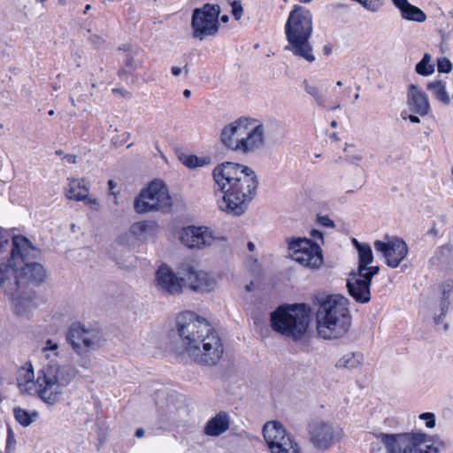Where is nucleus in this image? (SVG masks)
<instances>
[{"mask_svg": "<svg viewBox=\"0 0 453 453\" xmlns=\"http://www.w3.org/2000/svg\"><path fill=\"white\" fill-rule=\"evenodd\" d=\"M36 253L28 239L15 235L10 259L6 264H0V288L12 297L16 313L21 316L36 305L35 294L27 290V286L42 282L46 276L42 265L30 262Z\"/></svg>", "mask_w": 453, "mask_h": 453, "instance_id": "obj_1", "label": "nucleus"}, {"mask_svg": "<svg viewBox=\"0 0 453 453\" xmlns=\"http://www.w3.org/2000/svg\"><path fill=\"white\" fill-rule=\"evenodd\" d=\"M173 333L178 336L180 350L194 362L211 366L221 359L224 353L221 339L207 320L195 312L178 314Z\"/></svg>", "mask_w": 453, "mask_h": 453, "instance_id": "obj_2", "label": "nucleus"}, {"mask_svg": "<svg viewBox=\"0 0 453 453\" xmlns=\"http://www.w3.org/2000/svg\"><path fill=\"white\" fill-rule=\"evenodd\" d=\"M212 178L224 194L220 208L233 216L243 214L259 184L255 171L247 165L226 161L214 167Z\"/></svg>", "mask_w": 453, "mask_h": 453, "instance_id": "obj_3", "label": "nucleus"}, {"mask_svg": "<svg viewBox=\"0 0 453 453\" xmlns=\"http://www.w3.org/2000/svg\"><path fill=\"white\" fill-rule=\"evenodd\" d=\"M74 377L75 371L71 365L50 360L36 374L32 364L25 363L18 370L16 380L20 393L36 395L46 404L54 405Z\"/></svg>", "mask_w": 453, "mask_h": 453, "instance_id": "obj_4", "label": "nucleus"}, {"mask_svg": "<svg viewBox=\"0 0 453 453\" xmlns=\"http://www.w3.org/2000/svg\"><path fill=\"white\" fill-rule=\"evenodd\" d=\"M318 334L325 340H334L345 335L351 325L349 300L342 295H328L318 299Z\"/></svg>", "mask_w": 453, "mask_h": 453, "instance_id": "obj_5", "label": "nucleus"}, {"mask_svg": "<svg viewBox=\"0 0 453 453\" xmlns=\"http://www.w3.org/2000/svg\"><path fill=\"white\" fill-rule=\"evenodd\" d=\"M312 14L306 8L296 4L289 12L285 24V34L288 42L285 50L291 51L311 63L315 60L309 40L312 34Z\"/></svg>", "mask_w": 453, "mask_h": 453, "instance_id": "obj_6", "label": "nucleus"}, {"mask_svg": "<svg viewBox=\"0 0 453 453\" xmlns=\"http://www.w3.org/2000/svg\"><path fill=\"white\" fill-rule=\"evenodd\" d=\"M253 119L241 117L225 126L220 133V142L228 150L243 154L253 153L265 145V127L258 124L250 127Z\"/></svg>", "mask_w": 453, "mask_h": 453, "instance_id": "obj_7", "label": "nucleus"}, {"mask_svg": "<svg viewBox=\"0 0 453 453\" xmlns=\"http://www.w3.org/2000/svg\"><path fill=\"white\" fill-rule=\"evenodd\" d=\"M311 317V308L308 304L281 305L271 313V326L282 336L297 341L305 335Z\"/></svg>", "mask_w": 453, "mask_h": 453, "instance_id": "obj_8", "label": "nucleus"}, {"mask_svg": "<svg viewBox=\"0 0 453 453\" xmlns=\"http://www.w3.org/2000/svg\"><path fill=\"white\" fill-rule=\"evenodd\" d=\"M173 200L169 194L167 185L158 179L151 180L142 188L134 201V209L137 213L150 211L170 212Z\"/></svg>", "mask_w": 453, "mask_h": 453, "instance_id": "obj_9", "label": "nucleus"}, {"mask_svg": "<svg viewBox=\"0 0 453 453\" xmlns=\"http://www.w3.org/2000/svg\"><path fill=\"white\" fill-rule=\"evenodd\" d=\"M65 339L73 350L79 356L96 351L101 349L105 342V338L100 328L93 326H86L81 323L72 324L67 330Z\"/></svg>", "mask_w": 453, "mask_h": 453, "instance_id": "obj_10", "label": "nucleus"}, {"mask_svg": "<svg viewBox=\"0 0 453 453\" xmlns=\"http://www.w3.org/2000/svg\"><path fill=\"white\" fill-rule=\"evenodd\" d=\"M219 4H205L201 8H196L191 19L193 36L203 40L205 36L215 35L219 30Z\"/></svg>", "mask_w": 453, "mask_h": 453, "instance_id": "obj_11", "label": "nucleus"}, {"mask_svg": "<svg viewBox=\"0 0 453 453\" xmlns=\"http://www.w3.org/2000/svg\"><path fill=\"white\" fill-rule=\"evenodd\" d=\"M263 434L271 453H302L297 443L279 422L265 423Z\"/></svg>", "mask_w": 453, "mask_h": 453, "instance_id": "obj_12", "label": "nucleus"}, {"mask_svg": "<svg viewBox=\"0 0 453 453\" xmlns=\"http://www.w3.org/2000/svg\"><path fill=\"white\" fill-rule=\"evenodd\" d=\"M308 432L311 443L319 450H326L343 437L341 427L323 419L311 421Z\"/></svg>", "mask_w": 453, "mask_h": 453, "instance_id": "obj_13", "label": "nucleus"}, {"mask_svg": "<svg viewBox=\"0 0 453 453\" xmlns=\"http://www.w3.org/2000/svg\"><path fill=\"white\" fill-rule=\"evenodd\" d=\"M290 256L293 260L311 269H318L323 263L319 244L308 239H298L290 243Z\"/></svg>", "mask_w": 453, "mask_h": 453, "instance_id": "obj_14", "label": "nucleus"}, {"mask_svg": "<svg viewBox=\"0 0 453 453\" xmlns=\"http://www.w3.org/2000/svg\"><path fill=\"white\" fill-rule=\"evenodd\" d=\"M377 253H380L386 264L392 268H396L408 254L406 242L398 237H388L384 240H377L373 243Z\"/></svg>", "mask_w": 453, "mask_h": 453, "instance_id": "obj_15", "label": "nucleus"}, {"mask_svg": "<svg viewBox=\"0 0 453 453\" xmlns=\"http://www.w3.org/2000/svg\"><path fill=\"white\" fill-rule=\"evenodd\" d=\"M444 442L439 435L425 433L405 434V448L403 453H439Z\"/></svg>", "mask_w": 453, "mask_h": 453, "instance_id": "obj_16", "label": "nucleus"}, {"mask_svg": "<svg viewBox=\"0 0 453 453\" xmlns=\"http://www.w3.org/2000/svg\"><path fill=\"white\" fill-rule=\"evenodd\" d=\"M379 273V269H372L370 272H357L349 275L347 280V288L353 299L360 303H366L371 299V282L373 276Z\"/></svg>", "mask_w": 453, "mask_h": 453, "instance_id": "obj_17", "label": "nucleus"}, {"mask_svg": "<svg viewBox=\"0 0 453 453\" xmlns=\"http://www.w3.org/2000/svg\"><path fill=\"white\" fill-rule=\"evenodd\" d=\"M179 274L181 275L183 284L193 291L206 293L213 290L216 287L215 279L204 271L188 266L181 269Z\"/></svg>", "mask_w": 453, "mask_h": 453, "instance_id": "obj_18", "label": "nucleus"}, {"mask_svg": "<svg viewBox=\"0 0 453 453\" xmlns=\"http://www.w3.org/2000/svg\"><path fill=\"white\" fill-rule=\"evenodd\" d=\"M175 234L180 242L188 248H203L211 245L215 240L222 237L215 236L210 228H177Z\"/></svg>", "mask_w": 453, "mask_h": 453, "instance_id": "obj_19", "label": "nucleus"}, {"mask_svg": "<svg viewBox=\"0 0 453 453\" xmlns=\"http://www.w3.org/2000/svg\"><path fill=\"white\" fill-rule=\"evenodd\" d=\"M156 282L159 289L172 295L181 293L184 286L181 276L177 277L167 265H161L157 269Z\"/></svg>", "mask_w": 453, "mask_h": 453, "instance_id": "obj_20", "label": "nucleus"}, {"mask_svg": "<svg viewBox=\"0 0 453 453\" xmlns=\"http://www.w3.org/2000/svg\"><path fill=\"white\" fill-rule=\"evenodd\" d=\"M408 105L411 111L420 116L426 115L430 111L427 95L415 84L409 85Z\"/></svg>", "mask_w": 453, "mask_h": 453, "instance_id": "obj_21", "label": "nucleus"}, {"mask_svg": "<svg viewBox=\"0 0 453 453\" xmlns=\"http://www.w3.org/2000/svg\"><path fill=\"white\" fill-rule=\"evenodd\" d=\"M122 63L123 65L119 70L118 75L121 80L127 81L130 74L142 67L143 51L139 47L130 50L129 53L125 55Z\"/></svg>", "mask_w": 453, "mask_h": 453, "instance_id": "obj_22", "label": "nucleus"}, {"mask_svg": "<svg viewBox=\"0 0 453 453\" xmlns=\"http://www.w3.org/2000/svg\"><path fill=\"white\" fill-rule=\"evenodd\" d=\"M229 425V415L225 411H220L208 421L204 433L210 436H219L228 430Z\"/></svg>", "mask_w": 453, "mask_h": 453, "instance_id": "obj_23", "label": "nucleus"}, {"mask_svg": "<svg viewBox=\"0 0 453 453\" xmlns=\"http://www.w3.org/2000/svg\"><path fill=\"white\" fill-rule=\"evenodd\" d=\"M394 4L400 11L403 19L416 22H424L426 19V13L420 8L411 4L408 0H400Z\"/></svg>", "mask_w": 453, "mask_h": 453, "instance_id": "obj_24", "label": "nucleus"}, {"mask_svg": "<svg viewBox=\"0 0 453 453\" xmlns=\"http://www.w3.org/2000/svg\"><path fill=\"white\" fill-rule=\"evenodd\" d=\"M353 243L358 251V267L357 272L367 273L372 269H379L380 267L369 266L373 260L372 251L370 245L366 243H360L356 239H353Z\"/></svg>", "mask_w": 453, "mask_h": 453, "instance_id": "obj_25", "label": "nucleus"}, {"mask_svg": "<svg viewBox=\"0 0 453 453\" xmlns=\"http://www.w3.org/2000/svg\"><path fill=\"white\" fill-rule=\"evenodd\" d=\"M377 438L385 445L387 453H403L405 448V434H380Z\"/></svg>", "mask_w": 453, "mask_h": 453, "instance_id": "obj_26", "label": "nucleus"}, {"mask_svg": "<svg viewBox=\"0 0 453 453\" xmlns=\"http://www.w3.org/2000/svg\"><path fill=\"white\" fill-rule=\"evenodd\" d=\"M68 186L65 188V196L70 200L81 201L88 195V188L83 179H68Z\"/></svg>", "mask_w": 453, "mask_h": 453, "instance_id": "obj_27", "label": "nucleus"}, {"mask_svg": "<svg viewBox=\"0 0 453 453\" xmlns=\"http://www.w3.org/2000/svg\"><path fill=\"white\" fill-rule=\"evenodd\" d=\"M364 354L361 352H348L344 354L335 364L336 368L354 370L360 368L364 364Z\"/></svg>", "mask_w": 453, "mask_h": 453, "instance_id": "obj_28", "label": "nucleus"}, {"mask_svg": "<svg viewBox=\"0 0 453 453\" xmlns=\"http://www.w3.org/2000/svg\"><path fill=\"white\" fill-rule=\"evenodd\" d=\"M426 88L432 92L435 99L440 101L445 105H449L453 98V93L450 96L446 89V83L442 80H437L434 81L428 82Z\"/></svg>", "mask_w": 453, "mask_h": 453, "instance_id": "obj_29", "label": "nucleus"}, {"mask_svg": "<svg viewBox=\"0 0 453 453\" xmlns=\"http://www.w3.org/2000/svg\"><path fill=\"white\" fill-rule=\"evenodd\" d=\"M179 159L182 165L189 169H195L211 164V157L209 156L197 157L196 155L181 154Z\"/></svg>", "mask_w": 453, "mask_h": 453, "instance_id": "obj_30", "label": "nucleus"}, {"mask_svg": "<svg viewBox=\"0 0 453 453\" xmlns=\"http://www.w3.org/2000/svg\"><path fill=\"white\" fill-rule=\"evenodd\" d=\"M13 414L17 422L24 427L31 425L39 417V413L36 411H28L21 407H15Z\"/></svg>", "mask_w": 453, "mask_h": 453, "instance_id": "obj_31", "label": "nucleus"}, {"mask_svg": "<svg viewBox=\"0 0 453 453\" xmlns=\"http://www.w3.org/2000/svg\"><path fill=\"white\" fill-rule=\"evenodd\" d=\"M303 83L305 92L314 99L319 106L325 107V96L322 89L316 85L310 84L307 80H304Z\"/></svg>", "mask_w": 453, "mask_h": 453, "instance_id": "obj_32", "label": "nucleus"}, {"mask_svg": "<svg viewBox=\"0 0 453 453\" xmlns=\"http://www.w3.org/2000/svg\"><path fill=\"white\" fill-rule=\"evenodd\" d=\"M431 57L425 53L422 59L416 65L415 71L422 76H428L434 72V65L430 64Z\"/></svg>", "mask_w": 453, "mask_h": 453, "instance_id": "obj_33", "label": "nucleus"}, {"mask_svg": "<svg viewBox=\"0 0 453 453\" xmlns=\"http://www.w3.org/2000/svg\"><path fill=\"white\" fill-rule=\"evenodd\" d=\"M153 229L154 228H133L132 234L134 235V240H132L130 243H134V241L145 242L150 238H152Z\"/></svg>", "mask_w": 453, "mask_h": 453, "instance_id": "obj_34", "label": "nucleus"}, {"mask_svg": "<svg viewBox=\"0 0 453 453\" xmlns=\"http://www.w3.org/2000/svg\"><path fill=\"white\" fill-rule=\"evenodd\" d=\"M449 304H450L449 295V293H446L444 291L442 294L441 299V303H440L441 315L435 319V323L439 324L440 322H441V317L445 316V314L449 307Z\"/></svg>", "mask_w": 453, "mask_h": 453, "instance_id": "obj_35", "label": "nucleus"}, {"mask_svg": "<svg viewBox=\"0 0 453 453\" xmlns=\"http://www.w3.org/2000/svg\"><path fill=\"white\" fill-rule=\"evenodd\" d=\"M452 70V63L448 58L442 57L437 59V71L441 73H449Z\"/></svg>", "mask_w": 453, "mask_h": 453, "instance_id": "obj_36", "label": "nucleus"}, {"mask_svg": "<svg viewBox=\"0 0 453 453\" xmlns=\"http://www.w3.org/2000/svg\"><path fill=\"white\" fill-rule=\"evenodd\" d=\"M360 4L364 8L371 12H377L382 5L380 0H355Z\"/></svg>", "mask_w": 453, "mask_h": 453, "instance_id": "obj_37", "label": "nucleus"}, {"mask_svg": "<svg viewBox=\"0 0 453 453\" xmlns=\"http://www.w3.org/2000/svg\"><path fill=\"white\" fill-rule=\"evenodd\" d=\"M131 134L128 132H125L120 135H116L111 138V144L115 147H120L124 145L130 138Z\"/></svg>", "mask_w": 453, "mask_h": 453, "instance_id": "obj_38", "label": "nucleus"}, {"mask_svg": "<svg viewBox=\"0 0 453 453\" xmlns=\"http://www.w3.org/2000/svg\"><path fill=\"white\" fill-rule=\"evenodd\" d=\"M316 222L320 226H335L334 221L331 219L328 215H323L321 213L317 214Z\"/></svg>", "mask_w": 453, "mask_h": 453, "instance_id": "obj_39", "label": "nucleus"}, {"mask_svg": "<svg viewBox=\"0 0 453 453\" xmlns=\"http://www.w3.org/2000/svg\"><path fill=\"white\" fill-rule=\"evenodd\" d=\"M232 14L236 20H239L243 13V8L240 1H233L231 3Z\"/></svg>", "mask_w": 453, "mask_h": 453, "instance_id": "obj_40", "label": "nucleus"}, {"mask_svg": "<svg viewBox=\"0 0 453 453\" xmlns=\"http://www.w3.org/2000/svg\"><path fill=\"white\" fill-rule=\"evenodd\" d=\"M419 419L426 421L427 428H434L435 426V416L431 412H425L419 415Z\"/></svg>", "mask_w": 453, "mask_h": 453, "instance_id": "obj_41", "label": "nucleus"}, {"mask_svg": "<svg viewBox=\"0 0 453 453\" xmlns=\"http://www.w3.org/2000/svg\"><path fill=\"white\" fill-rule=\"evenodd\" d=\"M82 201H84L85 204L88 205L91 210H99L100 205L96 198L89 197L88 195L86 199H83Z\"/></svg>", "mask_w": 453, "mask_h": 453, "instance_id": "obj_42", "label": "nucleus"}, {"mask_svg": "<svg viewBox=\"0 0 453 453\" xmlns=\"http://www.w3.org/2000/svg\"><path fill=\"white\" fill-rule=\"evenodd\" d=\"M248 266L255 274H260L262 273V268L258 264L257 259L250 258L248 262Z\"/></svg>", "mask_w": 453, "mask_h": 453, "instance_id": "obj_43", "label": "nucleus"}, {"mask_svg": "<svg viewBox=\"0 0 453 453\" xmlns=\"http://www.w3.org/2000/svg\"><path fill=\"white\" fill-rule=\"evenodd\" d=\"M10 237L11 234L6 229H0V250L4 248V244L9 242Z\"/></svg>", "mask_w": 453, "mask_h": 453, "instance_id": "obj_44", "label": "nucleus"}, {"mask_svg": "<svg viewBox=\"0 0 453 453\" xmlns=\"http://www.w3.org/2000/svg\"><path fill=\"white\" fill-rule=\"evenodd\" d=\"M58 349V344L53 340H47L44 347L42 348V352L46 351H57Z\"/></svg>", "mask_w": 453, "mask_h": 453, "instance_id": "obj_45", "label": "nucleus"}, {"mask_svg": "<svg viewBox=\"0 0 453 453\" xmlns=\"http://www.w3.org/2000/svg\"><path fill=\"white\" fill-rule=\"evenodd\" d=\"M311 236L313 238H318V239H320L322 242H323V234L320 231H319L318 229L316 228H313L311 233Z\"/></svg>", "mask_w": 453, "mask_h": 453, "instance_id": "obj_46", "label": "nucleus"}, {"mask_svg": "<svg viewBox=\"0 0 453 453\" xmlns=\"http://www.w3.org/2000/svg\"><path fill=\"white\" fill-rule=\"evenodd\" d=\"M135 47L129 44H122L119 47V50H123L127 53H129L130 50H134Z\"/></svg>", "mask_w": 453, "mask_h": 453, "instance_id": "obj_47", "label": "nucleus"}, {"mask_svg": "<svg viewBox=\"0 0 453 453\" xmlns=\"http://www.w3.org/2000/svg\"><path fill=\"white\" fill-rule=\"evenodd\" d=\"M332 50H333V47L331 44H326L323 47V54L326 57L332 53Z\"/></svg>", "mask_w": 453, "mask_h": 453, "instance_id": "obj_48", "label": "nucleus"}, {"mask_svg": "<svg viewBox=\"0 0 453 453\" xmlns=\"http://www.w3.org/2000/svg\"><path fill=\"white\" fill-rule=\"evenodd\" d=\"M182 72V68L179 66H173L171 68V73L173 76H179Z\"/></svg>", "mask_w": 453, "mask_h": 453, "instance_id": "obj_49", "label": "nucleus"}, {"mask_svg": "<svg viewBox=\"0 0 453 453\" xmlns=\"http://www.w3.org/2000/svg\"><path fill=\"white\" fill-rule=\"evenodd\" d=\"M65 157L66 158V161L69 164H75L76 163V157L74 155L68 154Z\"/></svg>", "mask_w": 453, "mask_h": 453, "instance_id": "obj_50", "label": "nucleus"}, {"mask_svg": "<svg viewBox=\"0 0 453 453\" xmlns=\"http://www.w3.org/2000/svg\"><path fill=\"white\" fill-rule=\"evenodd\" d=\"M408 119L411 122V123H419L420 122V119L419 117L416 116V115H409L408 116Z\"/></svg>", "mask_w": 453, "mask_h": 453, "instance_id": "obj_51", "label": "nucleus"}, {"mask_svg": "<svg viewBox=\"0 0 453 453\" xmlns=\"http://www.w3.org/2000/svg\"><path fill=\"white\" fill-rule=\"evenodd\" d=\"M144 435V430L142 428H139L135 431V436L138 438H142Z\"/></svg>", "mask_w": 453, "mask_h": 453, "instance_id": "obj_52", "label": "nucleus"}, {"mask_svg": "<svg viewBox=\"0 0 453 453\" xmlns=\"http://www.w3.org/2000/svg\"><path fill=\"white\" fill-rule=\"evenodd\" d=\"M108 186L110 190H113V188L116 187V183L112 180H110L108 181Z\"/></svg>", "mask_w": 453, "mask_h": 453, "instance_id": "obj_53", "label": "nucleus"}, {"mask_svg": "<svg viewBox=\"0 0 453 453\" xmlns=\"http://www.w3.org/2000/svg\"><path fill=\"white\" fill-rule=\"evenodd\" d=\"M247 246L250 251H253L255 250V244L251 242H248Z\"/></svg>", "mask_w": 453, "mask_h": 453, "instance_id": "obj_54", "label": "nucleus"}, {"mask_svg": "<svg viewBox=\"0 0 453 453\" xmlns=\"http://www.w3.org/2000/svg\"><path fill=\"white\" fill-rule=\"evenodd\" d=\"M183 96L186 97V98H188L190 96H191V91L189 89H185L183 91Z\"/></svg>", "mask_w": 453, "mask_h": 453, "instance_id": "obj_55", "label": "nucleus"}, {"mask_svg": "<svg viewBox=\"0 0 453 453\" xmlns=\"http://www.w3.org/2000/svg\"><path fill=\"white\" fill-rule=\"evenodd\" d=\"M220 20L223 22V23H226L228 20H229V18L227 15H222L220 17Z\"/></svg>", "mask_w": 453, "mask_h": 453, "instance_id": "obj_56", "label": "nucleus"}, {"mask_svg": "<svg viewBox=\"0 0 453 453\" xmlns=\"http://www.w3.org/2000/svg\"><path fill=\"white\" fill-rule=\"evenodd\" d=\"M132 226H141V227H143V226H148L146 224H144L143 222H137V223H134Z\"/></svg>", "mask_w": 453, "mask_h": 453, "instance_id": "obj_57", "label": "nucleus"}, {"mask_svg": "<svg viewBox=\"0 0 453 453\" xmlns=\"http://www.w3.org/2000/svg\"><path fill=\"white\" fill-rule=\"evenodd\" d=\"M330 126L333 127V128H336L337 126H338V123L336 120H332L331 123H330Z\"/></svg>", "mask_w": 453, "mask_h": 453, "instance_id": "obj_58", "label": "nucleus"}, {"mask_svg": "<svg viewBox=\"0 0 453 453\" xmlns=\"http://www.w3.org/2000/svg\"><path fill=\"white\" fill-rule=\"evenodd\" d=\"M91 9V5L90 4H87L84 8V13H88V12Z\"/></svg>", "mask_w": 453, "mask_h": 453, "instance_id": "obj_59", "label": "nucleus"}, {"mask_svg": "<svg viewBox=\"0 0 453 453\" xmlns=\"http://www.w3.org/2000/svg\"><path fill=\"white\" fill-rule=\"evenodd\" d=\"M182 70H184V72H185V73H186V74H188V73H189V69H188V64H186V65H184V67H183V69H182Z\"/></svg>", "mask_w": 453, "mask_h": 453, "instance_id": "obj_60", "label": "nucleus"}, {"mask_svg": "<svg viewBox=\"0 0 453 453\" xmlns=\"http://www.w3.org/2000/svg\"><path fill=\"white\" fill-rule=\"evenodd\" d=\"M56 155L58 156H62L63 155V151L61 150H56Z\"/></svg>", "mask_w": 453, "mask_h": 453, "instance_id": "obj_61", "label": "nucleus"}, {"mask_svg": "<svg viewBox=\"0 0 453 453\" xmlns=\"http://www.w3.org/2000/svg\"><path fill=\"white\" fill-rule=\"evenodd\" d=\"M251 286H252V283H250V284L247 285V286H246V289H247L248 291H250V290H251Z\"/></svg>", "mask_w": 453, "mask_h": 453, "instance_id": "obj_62", "label": "nucleus"}, {"mask_svg": "<svg viewBox=\"0 0 453 453\" xmlns=\"http://www.w3.org/2000/svg\"><path fill=\"white\" fill-rule=\"evenodd\" d=\"M331 137H332L333 139L338 140L337 134H336L335 133H334V134L331 135Z\"/></svg>", "mask_w": 453, "mask_h": 453, "instance_id": "obj_63", "label": "nucleus"}, {"mask_svg": "<svg viewBox=\"0 0 453 453\" xmlns=\"http://www.w3.org/2000/svg\"><path fill=\"white\" fill-rule=\"evenodd\" d=\"M54 113H55V112H54V111H53V110H50V111H48V114H49L50 116H53V115H54Z\"/></svg>", "mask_w": 453, "mask_h": 453, "instance_id": "obj_64", "label": "nucleus"}]
</instances>
